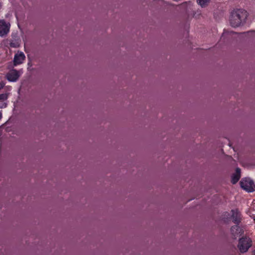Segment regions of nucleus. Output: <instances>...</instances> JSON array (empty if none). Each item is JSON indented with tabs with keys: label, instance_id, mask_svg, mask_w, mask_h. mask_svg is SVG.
Wrapping results in <instances>:
<instances>
[{
	"label": "nucleus",
	"instance_id": "6",
	"mask_svg": "<svg viewBox=\"0 0 255 255\" xmlns=\"http://www.w3.org/2000/svg\"><path fill=\"white\" fill-rule=\"evenodd\" d=\"M9 23H6L4 20H0V36L6 35L9 31Z\"/></svg>",
	"mask_w": 255,
	"mask_h": 255
},
{
	"label": "nucleus",
	"instance_id": "15",
	"mask_svg": "<svg viewBox=\"0 0 255 255\" xmlns=\"http://www.w3.org/2000/svg\"><path fill=\"white\" fill-rule=\"evenodd\" d=\"M252 255H255V250L253 252Z\"/></svg>",
	"mask_w": 255,
	"mask_h": 255
},
{
	"label": "nucleus",
	"instance_id": "5",
	"mask_svg": "<svg viewBox=\"0 0 255 255\" xmlns=\"http://www.w3.org/2000/svg\"><path fill=\"white\" fill-rule=\"evenodd\" d=\"M25 59V56L23 52L21 51H18L14 56L13 63V66L21 64L23 63Z\"/></svg>",
	"mask_w": 255,
	"mask_h": 255
},
{
	"label": "nucleus",
	"instance_id": "3",
	"mask_svg": "<svg viewBox=\"0 0 255 255\" xmlns=\"http://www.w3.org/2000/svg\"><path fill=\"white\" fill-rule=\"evenodd\" d=\"M241 187L246 191L252 192L254 191L253 188L254 182L248 178H243L240 181Z\"/></svg>",
	"mask_w": 255,
	"mask_h": 255
},
{
	"label": "nucleus",
	"instance_id": "7",
	"mask_svg": "<svg viewBox=\"0 0 255 255\" xmlns=\"http://www.w3.org/2000/svg\"><path fill=\"white\" fill-rule=\"evenodd\" d=\"M232 215L231 216L232 221L235 224L239 225L241 221V214L235 210H232Z\"/></svg>",
	"mask_w": 255,
	"mask_h": 255
},
{
	"label": "nucleus",
	"instance_id": "10",
	"mask_svg": "<svg viewBox=\"0 0 255 255\" xmlns=\"http://www.w3.org/2000/svg\"><path fill=\"white\" fill-rule=\"evenodd\" d=\"M210 0H197L198 3L202 7H206L209 3Z\"/></svg>",
	"mask_w": 255,
	"mask_h": 255
},
{
	"label": "nucleus",
	"instance_id": "11",
	"mask_svg": "<svg viewBox=\"0 0 255 255\" xmlns=\"http://www.w3.org/2000/svg\"><path fill=\"white\" fill-rule=\"evenodd\" d=\"M10 47L13 48H18L20 46V42L19 40H15L14 41H11L9 43Z\"/></svg>",
	"mask_w": 255,
	"mask_h": 255
},
{
	"label": "nucleus",
	"instance_id": "1",
	"mask_svg": "<svg viewBox=\"0 0 255 255\" xmlns=\"http://www.w3.org/2000/svg\"><path fill=\"white\" fill-rule=\"evenodd\" d=\"M248 17V12L242 8L233 9L230 13L229 21L233 27H238L245 24Z\"/></svg>",
	"mask_w": 255,
	"mask_h": 255
},
{
	"label": "nucleus",
	"instance_id": "18",
	"mask_svg": "<svg viewBox=\"0 0 255 255\" xmlns=\"http://www.w3.org/2000/svg\"><path fill=\"white\" fill-rule=\"evenodd\" d=\"M9 131H10V130H6V131L9 132Z\"/></svg>",
	"mask_w": 255,
	"mask_h": 255
},
{
	"label": "nucleus",
	"instance_id": "2",
	"mask_svg": "<svg viewBox=\"0 0 255 255\" xmlns=\"http://www.w3.org/2000/svg\"><path fill=\"white\" fill-rule=\"evenodd\" d=\"M252 246V241L247 238H242L239 240L238 248L242 253L247 252Z\"/></svg>",
	"mask_w": 255,
	"mask_h": 255
},
{
	"label": "nucleus",
	"instance_id": "13",
	"mask_svg": "<svg viewBox=\"0 0 255 255\" xmlns=\"http://www.w3.org/2000/svg\"><path fill=\"white\" fill-rule=\"evenodd\" d=\"M200 14V12H198V13H195L193 14V16L195 17V18H199Z\"/></svg>",
	"mask_w": 255,
	"mask_h": 255
},
{
	"label": "nucleus",
	"instance_id": "4",
	"mask_svg": "<svg viewBox=\"0 0 255 255\" xmlns=\"http://www.w3.org/2000/svg\"><path fill=\"white\" fill-rule=\"evenodd\" d=\"M20 76L19 72L15 69L10 70L6 75V79L10 82L16 81Z\"/></svg>",
	"mask_w": 255,
	"mask_h": 255
},
{
	"label": "nucleus",
	"instance_id": "17",
	"mask_svg": "<svg viewBox=\"0 0 255 255\" xmlns=\"http://www.w3.org/2000/svg\"><path fill=\"white\" fill-rule=\"evenodd\" d=\"M1 6H2V5H1V4L0 3V9L1 8Z\"/></svg>",
	"mask_w": 255,
	"mask_h": 255
},
{
	"label": "nucleus",
	"instance_id": "16",
	"mask_svg": "<svg viewBox=\"0 0 255 255\" xmlns=\"http://www.w3.org/2000/svg\"><path fill=\"white\" fill-rule=\"evenodd\" d=\"M2 115L1 113L0 112V119L1 118Z\"/></svg>",
	"mask_w": 255,
	"mask_h": 255
},
{
	"label": "nucleus",
	"instance_id": "9",
	"mask_svg": "<svg viewBox=\"0 0 255 255\" xmlns=\"http://www.w3.org/2000/svg\"><path fill=\"white\" fill-rule=\"evenodd\" d=\"M236 224L231 228V233L234 238H236L239 234L242 232V230Z\"/></svg>",
	"mask_w": 255,
	"mask_h": 255
},
{
	"label": "nucleus",
	"instance_id": "12",
	"mask_svg": "<svg viewBox=\"0 0 255 255\" xmlns=\"http://www.w3.org/2000/svg\"><path fill=\"white\" fill-rule=\"evenodd\" d=\"M8 95L6 93L0 94V102H3L7 99Z\"/></svg>",
	"mask_w": 255,
	"mask_h": 255
},
{
	"label": "nucleus",
	"instance_id": "8",
	"mask_svg": "<svg viewBox=\"0 0 255 255\" xmlns=\"http://www.w3.org/2000/svg\"><path fill=\"white\" fill-rule=\"evenodd\" d=\"M241 177V169L239 168L236 169V172L232 177V183L234 184L238 182Z\"/></svg>",
	"mask_w": 255,
	"mask_h": 255
},
{
	"label": "nucleus",
	"instance_id": "14",
	"mask_svg": "<svg viewBox=\"0 0 255 255\" xmlns=\"http://www.w3.org/2000/svg\"><path fill=\"white\" fill-rule=\"evenodd\" d=\"M178 6H180V7H186V3H182L181 4H180V5H179Z\"/></svg>",
	"mask_w": 255,
	"mask_h": 255
}]
</instances>
